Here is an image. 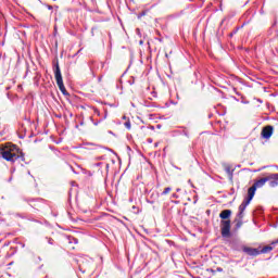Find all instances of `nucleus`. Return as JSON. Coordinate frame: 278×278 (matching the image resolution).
I'll return each instance as SVG.
<instances>
[{
	"mask_svg": "<svg viewBox=\"0 0 278 278\" xmlns=\"http://www.w3.org/2000/svg\"><path fill=\"white\" fill-rule=\"evenodd\" d=\"M219 218L222 220H229L231 218V210H224L219 213Z\"/></svg>",
	"mask_w": 278,
	"mask_h": 278,
	"instance_id": "9b49d317",
	"label": "nucleus"
},
{
	"mask_svg": "<svg viewBox=\"0 0 278 278\" xmlns=\"http://www.w3.org/2000/svg\"><path fill=\"white\" fill-rule=\"evenodd\" d=\"M217 271H218V273H223V268L218 267V268H217Z\"/></svg>",
	"mask_w": 278,
	"mask_h": 278,
	"instance_id": "b1692460",
	"label": "nucleus"
},
{
	"mask_svg": "<svg viewBox=\"0 0 278 278\" xmlns=\"http://www.w3.org/2000/svg\"><path fill=\"white\" fill-rule=\"evenodd\" d=\"M130 85H134V79L129 81Z\"/></svg>",
	"mask_w": 278,
	"mask_h": 278,
	"instance_id": "c85d7f7f",
	"label": "nucleus"
},
{
	"mask_svg": "<svg viewBox=\"0 0 278 278\" xmlns=\"http://www.w3.org/2000/svg\"><path fill=\"white\" fill-rule=\"evenodd\" d=\"M170 190H173V188L166 187V188L163 190V192L161 193L162 197H166V194H168V193L170 192Z\"/></svg>",
	"mask_w": 278,
	"mask_h": 278,
	"instance_id": "4468645a",
	"label": "nucleus"
},
{
	"mask_svg": "<svg viewBox=\"0 0 278 278\" xmlns=\"http://www.w3.org/2000/svg\"><path fill=\"white\" fill-rule=\"evenodd\" d=\"M242 251L243 253H247V255H250L251 257H257V255H260V250L255 248L243 247Z\"/></svg>",
	"mask_w": 278,
	"mask_h": 278,
	"instance_id": "0eeeda50",
	"label": "nucleus"
},
{
	"mask_svg": "<svg viewBox=\"0 0 278 278\" xmlns=\"http://www.w3.org/2000/svg\"><path fill=\"white\" fill-rule=\"evenodd\" d=\"M274 130H275V128L270 125L263 127V129L261 131L262 138H264L265 140L270 139Z\"/></svg>",
	"mask_w": 278,
	"mask_h": 278,
	"instance_id": "423d86ee",
	"label": "nucleus"
},
{
	"mask_svg": "<svg viewBox=\"0 0 278 278\" xmlns=\"http://www.w3.org/2000/svg\"><path fill=\"white\" fill-rule=\"evenodd\" d=\"M54 77H55V81L59 87V90L62 92V94H64V97H70L71 94L68 93V91H66V87H64V80L62 78V71L60 70L59 63H56L54 65Z\"/></svg>",
	"mask_w": 278,
	"mask_h": 278,
	"instance_id": "f03ea898",
	"label": "nucleus"
},
{
	"mask_svg": "<svg viewBox=\"0 0 278 278\" xmlns=\"http://www.w3.org/2000/svg\"><path fill=\"white\" fill-rule=\"evenodd\" d=\"M27 203H29L30 207H34L35 210H38L42 207L45 204V200L38 198V199H25Z\"/></svg>",
	"mask_w": 278,
	"mask_h": 278,
	"instance_id": "39448f33",
	"label": "nucleus"
},
{
	"mask_svg": "<svg viewBox=\"0 0 278 278\" xmlns=\"http://www.w3.org/2000/svg\"><path fill=\"white\" fill-rule=\"evenodd\" d=\"M237 216H238V218H244V212L239 211Z\"/></svg>",
	"mask_w": 278,
	"mask_h": 278,
	"instance_id": "a211bd4d",
	"label": "nucleus"
},
{
	"mask_svg": "<svg viewBox=\"0 0 278 278\" xmlns=\"http://www.w3.org/2000/svg\"><path fill=\"white\" fill-rule=\"evenodd\" d=\"M267 181H269L270 188H277L278 186V174H270L267 176Z\"/></svg>",
	"mask_w": 278,
	"mask_h": 278,
	"instance_id": "6e6552de",
	"label": "nucleus"
},
{
	"mask_svg": "<svg viewBox=\"0 0 278 278\" xmlns=\"http://www.w3.org/2000/svg\"><path fill=\"white\" fill-rule=\"evenodd\" d=\"M253 197H255V193L251 191V189H248V197L243 200L242 204L248 207V205L253 201Z\"/></svg>",
	"mask_w": 278,
	"mask_h": 278,
	"instance_id": "1a4fd4ad",
	"label": "nucleus"
},
{
	"mask_svg": "<svg viewBox=\"0 0 278 278\" xmlns=\"http://www.w3.org/2000/svg\"><path fill=\"white\" fill-rule=\"evenodd\" d=\"M18 160H21L22 162H25V153H23V151H18L17 153Z\"/></svg>",
	"mask_w": 278,
	"mask_h": 278,
	"instance_id": "ddd939ff",
	"label": "nucleus"
},
{
	"mask_svg": "<svg viewBox=\"0 0 278 278\" xmlns=\"http://www.w3.org/2000/svg\"><path fill=\"white\" fill-rule=\"evenodd\" d=\"M176 192H181V189H180V188H177V189H176Z\"/></svg>",
	"mask_w": 278,
	"mask_h": 278,
	"instance_id": "bb28decb",
	"label": "nucleus"
},
{
	"mask_svg": "<svg viewBox=\"0 0 278 278\" xmlns=\"http://www.w3.org/2000/svg\"><path fill=\"white\" fill-rule=\"evenodd\" d=\"M18 147L16 144L8 143V146L1 150V155L7 162L14 164L18 160Z\"/></svg>",
	"mask_w": 278,
	"mask_h": 278,
	"instance_id": "f257e3e1",
	"label": "nucleus"
},
{
	"mask_svg": "<svg viewBox=\"0 0 278 278\" xmlns=\"http://www.w3.org/2000/svg\"><path fill=\"white\" fill-rule=\"evenodd\" d=\"M7 90H10V87H7Z\"/></svg>",
	"mask_w": 278,
	"mask_h": 278,
	"instance_id": "72a5a7b5",
	"label": "nucleus"
},
{
	"mask_svg": "<svg viewBox=\"0 0 278 278\" xmlns=\"http://www.w3.org/2000/svg\"><path fill=\"white\" fill-rule=\"evenodd\" d=\"M132 210H136V206H132Z\"/></svg>",
	"mask_w": 278,
	"mask_h": 278,
	"instance_id": "c9c22d12",
	"label": "nucleus"
},
{
	"mask_svg": "<svg viewBox=\"0 0 278 278\" xmlns=\"http://www.w3.org/2000/svg\"><path fill=\"white\" fill-rule=\"evenodd\" d=\"M68 240H70V243L71 244H77L79 242V240H77V238H74V237H68Z\"/></svg>",
	"mask_w": 278,
	"mask_h": 278,
	"instance_id": "2eb2a0df",
	"label": "nucleus"
},
{
	"mask_svg": "<svg viewBox=\"0 0 278 278\" xmlns=\"http://www.w3.org/2000/svg\"><path fill=\"white\" fill-rule=\"evenodd\" d=\"M99 81H101V77H99Z\"/></svg>",
	"mask_w": 278,
	"mask_h": 278,
	"instance_id": "e433bc0d",
	"label": "nucleus"
},
{
	"mask_svg": "<svg viewBox=\"0 0 278 278\" xmlns=\"http://www.w3.org/2000/svg\"><path fill=\"white\" fill-rule=\"evenodd\" d=\"M148 142H153V139H148Z\"/></svg>",
	"mask_w": 278,
	"mask_h": 278,
	"instance_id": "c756f323",
	"label": "nucleus"
},
{
	"mask_svg": "<svg viewBox=\"0 0 278 278\" xmlns=\"http://www.w3.org/2000/svg\"><path fill=\"white\" fill-rule=\"evenodd\" d=\"M48 242H49L50 244H53V239L50 238V239L48 240Z\"/></svg>",
	"mask_w": 278,
	"mask_h": 278,
	"instance_id": "4be33fe9",
	"label": "nucleus"
},
{
	"mask_svg": "<svg viewBox=\"0 0 278 278\" xmlns=\"http://www.w3.org/2000/svg\"><path fill=\"white\" fill-rule=\"evenodd\" d=\"M225 170H226L229 179H233V168H231V166H226Z\"/></svg>",
	"mask_w": 278,
	"mask_h": 278,
	"instance_id": "f8f14e48",
	"label": "nucleus"
},
{
	"mask_svg": "<svg viewBox=\"0 0 278 278\" xmlns=\"http://www.w3.org/2000/svg\"><path fill=\"white\" fill-rule=\"evenodd\" d=\"M48 10H53V7H51V5H48Z\"/></svg>",
	"mask_w": 278,
	"mask_h": 278,
	"instance_id": "a878e982",
	"label": "nucleus"
},
{
	"mask_svg": "<svg viewBox=\"0 0 278 278\" xmlns=\"http://www.w3.org/2000/svg\"><path fill=\"white\" fill-rule=\"evenodd\" d=\"M99 123H101V119L99 122H93V125H99Z\"/></svg>",
	"mask_w": 278,
	"mask_h": 278,
	"instance_id": "5701e85b",
	"label": "nucleus"
},
{
	"mask_svg": "<svg viewBox=\"0 0 278 278\" xmlns=\"http://www.w3.org/2000/svg\"><path fill=\"white\" fill-rule=\"evenodd\" d=\"M124 126L126 127V129H131V122L128 119L124 123Z\"/></svg>",
	"mask_w": 278,
	"mask_h": 278,
	"instance_id": "dca6fc26",
	"label": "nucleus"
},
{
	"mask_svg": "<svg viewBox=\"0 0 278 278\" xmlns=\"http://www.w3.org/2000/svg\"><path fill=\"white\" fill-rule=\"evenodd\" d=\"M80 125H84V122H80Z\"/></svg>",
	"mask_w": 278,
	"mask_h": 278,
	"instance_id": "f704fd0d",
	"label": "nucleus"
},
{
	"mask_svg": "<svg viewBox=\"0 0 278 278\" xmlns=\"http://www.w3.org/2000/svg\"><path fill=\"white\" fill-rule=\"evenodd\" d=\"M268 179H269L268 176H266L264 178L256 180L252 185V187L249 188V190L255 194V192L257 191V188H264V186L266 185V181H268Z\"/></svg>",
	"mask_w": 278,
	"mask_h": 278,
	"instance_id": "20e7f679",
	"label": "nucleus"
},
{
	"mask_svg": "<svg viewBox=\"0 0 278 278\" xmlns=\"http://www.w3.org/2000/svg\"><path fill=\"white\" fill-rule=\"evenodd\" d=\"M244 210H247V205H244L243 203H241L239 205V212H244Z\"/></svg>",
	"mask_w": 278,
	"mask_h": 278,
	"instance_id": "f3484780",
	"label": "nucleus"
},
{
	"mask_svg": "<svg viewBox=\"0 0 278 278\" xmlns=\"http://www.w3.org/2000/svg\"><path fill=\"white\" fill-rule=\"evenodd\" d=\"M275 242H277V240L274 241V242H271L270 245H265V247L262 248V250H258L260 255H262V254H264V253H270V251H273L275 244H277V243H275Z\"/></svg>",
	"mask_w": 278,
	"mask_h": 278,
	"instance_id": "9d476101",
	"label": "nucleus"
},
{
	"mask_svg": "<svg viewBox=\"0 0 278 278\" xmlns=\"http://www.w3.org/2000/svg\"><path fill=\"white\" fill-rule=\"evenodd\" d=\"M172 199H179V195L177 193H173Z\"/></svg>",
	"mask_w": 278,
	"mask_h": 278,
	"instance_id": "6ab92c4d",
	"label": "nucleus"
},
{
	"mask_svg": "<svg viewBox=\"0 0 278 278\" xmlns=\"http://www.w3.org/2000/svg\"><path fill=\"white\" fill-rule=\"evenodd\" d=\"M220 231L222 238H231V220H222L220 222Z\"/></svg>",
	"mask_w": 278,
	"mask_h": 278,
	"instance_id": "7ed1b4c3",
	"label": "nucleus"
},
{
	"mask_svg": "<svg viewBox=\"0 0 278 278\" xmlns=\"http://www.w3.org/2000/svg\"><path fill=\"white\" fill-rule=\"evenodd\" d=\"M189 181V184H192V180H188Z\"/></svg>",
	"mask_w": 278,
	"mask_h": 278,
	"instance_id": "2f4dec72",
	"label": "nucleus"
},
{
	"mask_svg": "<svg viewBox=\"0 0 278 278\" xmlns=\"http://www.w3.org/2000/svg\"><path fill=\"white\" fill-rule=\"evenodd\" d=\"M94 114H97L98 116L101 115V112L99 111V109H96V110H94Z\"/></svg>",
	"mask_w": 278,
	"mask_h": 278,
	"instance_id": "aec40b11",
	"label": "nucleus"
},
{
	"mask_svg": "<svg viewBox=\"0 0 278 278\" xmlns=\"http://www.w3.org/2000/svg\"><path fill=\"white\" fill-rule=\"evenodd\" d=\"M236 94H238L240 97V92H238L237 90H235Z\"/></svg>",
	"mask_w": 278,
	"mask_h": 278,
	"instance_id": "cd10ccee",
	"label": "nucleus"
},
{
	"mask_svg": "<svg viewBox=\"0 0 278 278\" xmlns=\"http://www.w3.org/2000/svg\"><path fill=\"white\" fill-rule=\"evenodd\" d=\"M235 34H238V30H235Z\"/></svg>",
	"mask_w": 278,
	"mask_h": 278,
	"instance_id": "473e14b6",
	"label": "nucleus"
},
{
	"mask_svg": "<svg viewBox=\"0 0 278 278\" xmlns=\"http://www.w3.org/2000/svg\"><path fill=\"white\" fill-rule=\"evenodd\" d=\"M240 227H242V222L237 223V229H240Z\"/></svg>",
	"mask_w": 278,
	"mask_h": 278,
	"instance_id": "412c9836",
	"label": "nucleus"
},
{
	"mask_svg": "<svg viewBox=\"0 0 278 278\" xmlns=\"http://www.w3.org/2000/svg\"><path fill=\"white\" fill-rule=\"evenodd\" d=\"M230 190H231V194H233L236 192V190L233 188H231Z\"/></svg>",
	"mask_w": 278,
	"mask_h": 278,
	"instance_id": "393cba45",
	"label": "nucleus"
},
{
	"mask_svg": "<svg viewBox=\"0 0 278 278\" xmlns=\"http://www.w3.org/2000/svg\"><path fill=\"white\" fill-rule=\"evenodd\" d=\"M274 244H278V239H277V241H276V242H274Z\"/></svg>",
	"mask_w": 278,
	"mask_h": 278,
	"instance_id": "7c9ffc66",
	"label": "nucleus"
}]
</instances>
